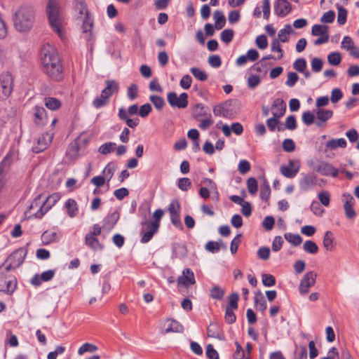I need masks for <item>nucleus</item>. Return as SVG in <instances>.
Listing matches in <instances>:
<instances>
[{
	"instance_id": "1",
	"label": "nucleus",
	"mask_w": 359,
	"mask_h": 359,
	"mask_svg": "<svg viewBox=\"0 0 359 359\" xmlns=\"http://www.w3.org/2000/svg\"><path fill=\"white\" fill-rule=\"evenodd\" d=\"M41 60L43 72L52 79L59 81L62 78V67L57 50L49 44L44 45L41 50Z\"/></svg>"
},
{
	"instance_id": "2",
	"label": "nucleus",
	"mask_w": 359,
	"mask_h": 359,
	"mask_svg": "<svg viewBox=\"0 0 359 359\" xmlns=\"http://www.w3.org/2000/svg\"><path fill=\"white\" fill-rule=\"evenodd\" d=\"M72 5L74 18L82 23L83 38L87 41L91 40L94 20L90 14L86 1L84 0H74Z\"/></svg>"
},
{
	"instance_id": "3",
	"label": "nucleus",
	"mask_w": 359,
	"mask_h": 359,
	"mask_svg": "<svg viewBox=\"0 0 359 359\" xmlns=\"http://www.w3.org/2000/svg\"><path fill=\"white\" fill-rule=\"evenodd\" d=\"M13 25L19 32H28L33 27L35 22V11L28 5H22L15 12Z\"/></svg>"
},
{
	"instance_id": "4",
	"label": "nucleus",
	"mask_w": 359,
	"mask_h": 359,
	"mask_svg": "<svg viewBox=\"0 0 359 359\" xmlns=\"http://www.w3.org/2000/svg\"><path fill=\"white\" fill-rule=\"evenodd\" d=\"M46 12L49 24L60 39L65 38L63 19L60 14V6L58 0H49Z\"/></svg>"
},
{
	"instance_id": "5",
	"label": "nucleus",
	"mask_w": 359,
	"mask_h": 359,
	"mask_svg": "<svg viewBox=\"0 0 359 359\" xmlns=\"http://www.w3.org/2000/svg\"><path fill=\"white\" fill-rule=\"evenodd\" d=\"M213 113L216 116L233 118L238 113L237 103L228 100L213 107Z\"/></svg>"
},
{
	"instance_id": "6",
	"label": "nucleus",
	"mask_w": 359,
	"mask_h": 359,
	"mask_svg": "<svg viewBox=\"0 0 359 359\" xmlns=\"http://www.w3.org/2000/svg\"><path fill=\"white\" fill-rule=\"evenodd\" d=\"M27 254V250L25 248H20L11 253L6 259L8 263L6 267V271H8L11 269L19 267L24 262Z\"/></svg>"
},
{
	"instance_id": "7",
	"label": "nucleus",
	"mask_w": 359,
	"mask_h": 359,
	"mask_svg": "<svg viewBox=\"0 0 359 359\" xmlns=\"http://www.w3.org/2000/svg\"><path fill=\"white\" fill-rule=\"evenodd\" d=\"M180 203L177 200L172 201L168 207L171 223L175 228L182 230L183 225L180 217Z\"/></svg>"
},
{
	"instance_id": "8",
	"label": "nucleus",
	"mask_w": 359,
	"mask_h": 359,
	"mask_svg": "<svg viewBox=\"0 0 359 359\" xmlns=\"http://www.w3.org/2000/svg\"><path fill=\"white\" fill-rule=\"evenodd\" d=\"M141 230V243H147L151 240L153 236L158 232L159 227L156 224H153L151 221L146 220L142 222Z\"/></svg>"
},
{
	"instance_id": "9",
	"label": "nucleus",
	"mask_w": 359,
	"mask_h": 359,
	"mask_svg": "<svg viewBox=\"0 0 359 359\" xmlns=\"http://www.w3.org/2000/svg\"><path fill=\"white\" fill-rule=\"evenodd\" d=\"M167 100L171 107L179 109L186 108L189 103L188 95L186 93H182L177 96L176 93L170 92L168 93Z\"/></svg>"
},
{
	"instance_id": "10",
	"label": "nucleus",
	"mask_w": 359,
	"mask_h": 359,
	"mask_svg": "<svg viewBox=\"0 0 359 359\" xmlns=\"http://www.w3.org/2000/svg\"><path fill=\"white\" fill-rule=\"evenodd\" d=\"M316 277L317 273L314 271L305 273L299 285V290L302 294H306L309 292V288L315 285Z\"/></svg>"
},
{
	"instance_id": "11",
	"label": "nucleus",
	"mask_w": 359,
	"mask_h": 359,
	"mask_svg": "<svg viewBox=\"0 0 359 359\" xmlns=\"http://www.w3.org/2000/svg\"><path fill=\"white\" fill-rule=\"evenodd\" d=\"M184 330V327L182 324L178 321L169 318L161 324V333L163 334H168L170 332H179L181 333Z\"/></svg>"
},
{
	"instance_id": "12",
	"label": "nucleus",
	"mask_w": 359,
	"mask_h": 359,
	"mask_svg": "<svg viewBox=\"0 0 359 359\" xmlns=\"http://www.w3.org/2000/svg\"><path fill=\"white\" fill-rule=\"evenodd\" d=\"M13 79L9 73L3 74L0 76V91H1L3 97L9 96L13 90Z\"/></svg>"
},
{
	"instance_id": "13",
	"label": "nucleus",
	"mask_w": 359,
	"mask_h": 359,
	"mask_svg": "<svg viewBox=\"0 0 359 359\" xmlns=\"http://www.w3.org/2000/svg\"><path fill=\"white\" fill-rule=\"evenodd\" d=\"M43 208V198L41 195H39L31 203L25 212V215L29 214L28 217L34 216L35 218L41 219L43 216H39L41 209Z\"/></svg>"
},
{
	"instance_id": "14",
	"label": "nucleus",
	"mask_w": 359,
	"mask_h": 359,
	"mask_svg": "<svg viewBox=\"0 0 359 359\" xmlns=\"http://www.w3.org/2000/svg\"><path fill=\"white\" fill-rule=\"evenodd\" d=\"M302 177L299 181V186L302 191H307L313 189L317 184V176L313 173L302 174Z\"/></svg>"
},
{
	"instance_id": "15",
	"label": "nucleus",
	"mask_w": 359,
	"mask_h": 359,
	"mask_svg": "<svg viewBox=\"0 0 359 359\" xmlns=\"http://www.w3.org/2000/svg\"><path fill=\"white\" fill-rule=\"evenodd\" d=\"M52 137V135L48 133L43 134L39 136L36 140V144L32 147V151L38 154L44 151L50 144Z\"/></svg>"
},
{
	"instance_id": "16",
	"label": "nucleus",
	"mask_w": 359,
	"mask_h": 359,
	"mask_svg": "<svg viewBox=\"0 0 359 359\" xmlns=\"http://www.w3.org/2000/svg\"><path fill=\"white\" fill-rule=\"evenodd\" d=\"M342 197L345 215L348 218L353 219L355 216V212L353 208L355 204V199L350 194H344Z\"/></svg>"
},
{
	"instance_id": "17",
	"label": "nucleus",
	"mask_w": 359,
	"mask_h": 359,
	"mask_svg": "<svg viewBox=\"0 0 359 359\" xmlns=\"http://www.w3.org/2000/svg\"><path fill=\"white\" fill-rule=\"evenodd\" d=\"M274 13L279 17H285L291 11V4L287 0H276L274 2Z\"/></svg>"
},
{
	"instance_id": "18",
	"label": "nucleus",
	"mask_w": 359,
	"mask_h": 359,
	"mask_svg": "<svg viewBox=\"0 0 359 359\" xmlns=\"http://www.w3.org/2000/svg\"><path fill=\"white\" fill-rule=\"evenodd\" d=\"M270 110L273 116L281 118L286 111V104L281 98H276L273 100Z\"/></svg>"
},
{
	"instance_id": "19",
	"label": "nucleus",
	"mask_w": 359,
	"mask_h": 359,
	"mask_svg": "<svg viewBox=\"0 0 359 359\" xmlns=\"http://www.w3.org/2000/svg\"><path fill=\"white\" fill-rule=\"evenodd\" d=\"M316 171L325 176H332L336 177L339 174V170L335 168L332 164L322 163L316 168Z\"/></svg>"
},
{
	"instance_id": "20",
	"label": "nucleus",
	"mask_w": 359,
	"mask_h": 359,
	"mask_svg": "<svg viewBox=\"0 0 359 359\" xmlns=\"http://www.w3.org/2000/svg\"><path fill=\"white\" fill-rule=\"evenodd\" d=\"M196 282L194 274L189 269H185L182 271V275L177 279L178 285L187 287L194 284Z\"/></svg>"
},
{
	"instance_id": "21",
	"label": "nucleus",
	"mask_w": 359,
	"mask_h": 359,
	"mask_svg": "<svg viewBox=\"0 0 359 359\" xmlns=\"http://www.w3.org/2000/svg\"><path fill=\"white\" fill-rule=\"evenodd\" d=\"M60 198V196L57 193H54L43 199V208L41 209L39 216H43Z\"/></svg>"
},
{
	"instance_id": "22",
	"label": "nucleus",
	"mask_w": 359,
	"mask_h": 359,
	"mask_svg": "<svg viewBox=\"0 0 359 359\" xmlns=\"http://www.w3.org/2000/svg\"><path fill=\"white\" fill-rule=\"evenodd\" d=\"M318 121L316 122V125L318 127L323 125V123H325L333 116V111L330 109H317L315 110Z\"/></svg>"
},
{
	"instance_id": "23",
	"label": "nucleus",
	"mask_w": 359,
	"mask_h": 359,
	"mask_svg": "<svg viewBox=\"0 0 359 359\" xmlns=\"http://www.w3.org/2000/svg\"><path fill=\"white\" fill-rule=\"evenodd\" d=\"M17 285V280L14 277H6L5 280L0 283V291L11 294Z\"/></svg>"
},
{
	"instance_id": "24",
	"label": "nucleus",
	"mask_w": 359,
	"mask_h": 359,
	"mask_svg": "<svg viewBox=\"0 0 359 359\" xmlns=\"http://www.w3.org/2000/svg\"><path fill=\"white\" fill-rule=\"evenodd\" d=\"M119 219V212L114 211L109 214L103 220L102 228L107 231L111 230Z\"/></svg>"
},
{
	"instance_id": "25",
	"label": "nucleus",
	"mask_w": 359,
	"mask_h": 359,
	"mask_svg": "<svg viewBox=\"0 0 359 359\" xmlns=\"http://www.w3.org/2000/svg\"><path fill=\"white\" fill-rule=\"evenodd\" d=\"M106 85L107 86L102 90L101 95L108 100L112 94L118 90V85L114 80H107Z\"/></svg>"
},
{
	"instance_id": "26",
	"label": "nucleus",
	"mask_w": 359,
	"mask_h": 359,
	"mask_svg": "<svg viewBox=\"0 0 359 359\" xmlns=\"http://www.w3.org/2000/svg\"><path fill=\"white\" fill-rule=\"evenodd\" d=\"M192 116L194 118L198 119L200 117L211 116V114L207 107L198 103L194 105L192 109Z\"/></svg>"
},
{
	"instance_id": "27",
	"label": "nucleus",
	"mask_w": 359,
	"mask_h": 359,
	"mask_svg": "<svg viewBox=\"0 0 359 359\" xmlns=\"http://www.w3.org/2000/svg\"><path fill=\"white\" fill-rule=\"evenodd\" d=\"M85 243L94 251H100L104 248V245L100 243L97 237L91 235H86Z\"/></svg>"
},
{
	"instance_id": "28",
	"label": "nucleus",
	"mask_w": 359,
	"mask_h": 359,
	"mask_svg": "<svg viewBox=\"0 0 359 359\" xmlns=\"http://www.w3.org/2000/svg\"><path fill=\"white\" fill-rule=\"evenodd\" d=\"M280 171L283 175L287 178H292L299 172V167L294 168L292 161H290L288 165H281Z\"/></svg>"
},
{
	"instance_id": "29",
	"label": "nucleus",
	"mask_w": 359,
	"mask_h": 359,
	"mask_svg": "<svg viewBox=\"0 0 359 359\" xmlns=\"http://www.w3.org/2000/svg\"><path fill=\"white\" fill-rule=\"evenodd\" d=\"M34 116L35 118V123L37 125H43L46 123V111L43 107L35 106L34 107Z\"/></svg>"
},
{
	"instance_id": "30",
	"label": "nucleus",
	"mask_w": 359,
	"mask_h": 359,
	"mask_svg": "<svg viewBox=\"0 0 359 359\" xmlns=\"http://www.w3.org/2000/svg\"><path fill=\"white\" fill-rule=\"evenodd\" d=\"M15 159L14 151H9L0 163V172H5Z\"/></svg>"
},
{
	"instance_id": "31",
	"label": "nucleus",
	"mask_w": 359,
	"mask_h": 359,
	"mask_svg": "<svg viewBox=\"0 0 359 359\" xmlns=\"http://www.w3.org/2000/svg\"><path fill=\"white\" fill-rule=\"evenodd\" d=\"M67 213L70 217H74L79 212L78 205L74 199L69 198L65 204Z\"/></svg>"
},
{
	"instance_id": "32",
	"label": "nucleus",
	"mask_w": 359,
	"mask_h": 359,
	"mask_svg": "<svg viewBox=\"0 0 359 359\" xmlns=\"http://www.w3.org/2000/svg\"><path fill=\"white\" fill-rule=\"evenodd\" d=\"M293 32L292 26L290 24L285 25L278 33V40L280 42L286 43L289 41V36Z\"/></svg>"
},
{
	"instance_id": "33",
	"label": "nucleus",
	"mask_w": 359,
	"mask_h": 359,
	"mask_svg": "<svg viewBox=\"0 0 359 359\" xmlns=\"http://www.w3.org/2000/svg\"><path fill=\"white\" fill-rule=\"evenodd\" d=\"M79 146L77 142L71 143L67 151L66 156L70 161H75L79 158Z\"/></svg>"
},
{
	"instance_id": "34",
	"label": "nucleus",
	"mask_w": 359,
	"mask_h": 359,
	"mask_svg": "<svg viewBox=\"0 0 359 359\" xmlns=\"http://www.w3.org/2000/svg\"><path fill=\"white\" fill-rule=\"evenodd\" d=\"M347 145L344 138H339L337 140L332 139L326 142V148L329 149H335L337 147L345 148Z\"/></svg>"
},
{
	"instance_id": "35",
	"label": "nucleus",
	"mask_w": 359,
	"mask_h": 359,
	"mask_svg": "<svg viewBox=\"0 0 359 359\" xmlns=\"http://www.w3.org/2000/svg\"><path fill=\"white\" fill-rule=\"evenodd\" d=\"M323 246L327 251H332L334 249L333 233L327 231L325 232L323 241Z\"/></svg>"
},
{
	"instance_id": "36",
	"label": "nucleus",
	"mask_w": 359,
	"mask_h": 359,
	"mask_svg": "<svg viewBox=\"0 0 359 359\" xmlns=\"http://www.w3.org/2000/svg\"><path fill=\"white\" fill-rule=\"evenodd\" d=\"M255 304L257 310L264 312L267 308L266 302L261 292L255 295Z\"/></svg>"
},
{
	"instance_id": "37",
	"label": "nucleus",
	"mask_w": 359,
	"mask_h": 359,
	"mask_svg": "<svg viewBox=\"0 0 359 359\" xmlns=\"http://www.w3.org/2000/svg\"><path fill=\"white\" fill-rule=\"evenodd\" d=\"M45 106L52 110H57L61 107V102L55 97H48L44 98Z\"/></svg>"
},
{
	"instance_id": "38",
	"label": "nucleus",
	"mask_w": 359,
	"mask_h": 359,
	"mask_svg": "<svg viewBox=\"0 0 359 359\" xmlns=\"http://www.w3.org/2000/svg\"><path fill=\"white\" fill-rule=\"evenodd\" d=\"M116 170V165L114 163H109L102 171V176L107 182H109L112 178L114 172Z\"/></svg>"
},
{
	"instance_id": "39",
	"label": "nucleus",
	"mask_w": 359,
	"mask_h": 359,
	"mask_svg": "<svg viewBox=\"0 0 359 359\" xmlns=\"http://www.w3.org/2000/svg\"><path fill=\"white\" fill-rule=\"evenodd\" d=\"M57 238V234L55 231H46L41 235V240L45 245H48Z\"/></svg>"
},
{
	"instance_id": "40",
	"label": "nucleus",
	"mask_w": 359,
	"mask_h": 359,
	"mask_svg": "<svg viewBox=\"0 0 359 359\" xmlns=\"http://www.w3.org/2000/svg\"><path fill=\"white\" fill-rule=\"evenodd\" d=\"M207 334L209 337L222 339L219 327L215 324H210L207 328Z\"/></svg>"
},
{
	"instance_id": "41",
	"label": "nucleus",
	"mask_w": 359,
	"mask_h": 359,
	"mask_svg": "<svg viewBox=\"0 0 359 359\" xmlns=\"http://www.w3.org/2000/svg\"><path fill=\"white\" fill-rule=\"evenodd\" d=\"M214 19L215 20V27L217 29H222L224 27L226 23V19L223 13L220 11H215L213 14Z\"/></svg>"
},
{
	"instance_id": "42",
	"label": "nucleus",
	"mask_w": 359,
	"mask_h": 359,
	"mask_svg": "<svg viewBox=\"0 0 359 359\" xmlns=\"http://www.w3.org/2000/svg\"><path fill=\"white\" fill-rule=\"evenodd\" d=\"M116 147L115 142H107L99 147L98 151L103 155H107L113 152L116 149Z\"/></svg>"
},
{
	"instance_id": "43",
	"label": "nucleus",
	"mask_w": 359,
	"mask_h": 359,
	"mask_svg": "<svg viewBox=\"0 0 359 359\" xmlns=\"http://www.w3.org/2000/svg\"><path fill=\"white\" fill-rule=\"evenodd\" d=\"M328 27L320 25H314L312 27L311 34L313 36H324L328 34Z\"/></svg>"
},
{
	"instance_id": "44",
	"label": "nucleus",
	"mask_w": 359,
	"mask_h": 359,
	"mask_svg": "<svg viewBox=\"0 0 359 359\" xmlns=\"http://www.w3.org/2000/svg\"><path fill=\"white\" fill-rule=\"evenodd\" d=\"M284 236L287 241H288L294 246L299 245L302 242V238L299 234L287 233L285 234Z\"/></svg>"
},
{
	"instance_id": "45",
	"label": "nucleus",
	"mask_w": 359,
	"mask_h": 359,
	"mask_svg": "<svg viewBox=\"0 0 359 359\" xmlns=\"http://www.w3.org/2000/svg\"><path fill=\"white\" fill-rule=\"evenodd\" d=\"M222 241H219L217 242L215 241H208L205 245V248L207 251L210 252L212 253H217L219 252L220 248L222 245Z\"/></svg>"
},
{
	"instance_id": "46",
	"label": "nucleus",
	"mask_w": 359,
	"mask_h": 359,
	"mask_svg": "<svg viewBox=\"0 0 359 359\" xmlns=\"http://www.w3.org/2000/svg\"><path fill=\"white\" fill-rule=\"evenodd\" d=\"M327 61L330 65L337 66L341 61V56L339 52H332L327 55Z\"/></svg>"
},
{
	"instance_id": "47",
	"label": "nucleus",
	"mask_w": 359,
	"mask_h": 359,
	"mask_svg": "<svg viewBox=\"0 0 359 359\" xmlns=\"http://www.w3.org/2000/svg\"><path fill=\"white\" fill-rule=\"evenodd\" d=\"M305 252L310 254H316L318 251V247L315 242L312 241H306L303 245Z\"/></svg>"
},
{
	"instance_id": "48",
	"label": "nucleus",
	"mask_w": 359,
	"mask_h": 359,
	"mask_svg": "<svg viewBox=\"0 0 359 359\" xmlns=\"http://www.w3.org/2000/svg\"><path fill=\"white\" fill-rule=\"evenodd\" d=\"M190 72L196 79L201 81H204L208 79L206 73L198 67H191Z\"/></svg>"
},
{
	"instance_id": "49",
	"label": "nucleus",
	"mask_w": 359,
	"mask_h": 359,
	"mask_svg": "<svg viewBox=\"0 0 359 359\" xmlns=\"http://www.w3.org/2000/svg\"><path fill=\"white\" fill-rule=\"evenodd\" d=\"M210 296L214 299H222L224 295V290L218 285H215L210 291Z\"/></svg>"
},
{
	"instance_id": "50",
	"label": "nucleus",
	"mask_w": 359,
	"mask_h": 359,
	"mask_svg": "<svg viewBox=\"0 0 359 359\" xmlns=\"http://www.w3.org/2000/svg\"><path fill=\"white\" fill-rule=\"evenodd\" d=\"M271 194V189L266 180L264 181L260 189V197L264 201H268Z\"/></svg>"
},
{
	"instance_id": "51",
	"label": "nucleus",
	"mask_w": 359,
	"mask_h": 359,
	"mask_svg": "<svg viewBox=\"0 0 359 359\" xmlns=\"http://www.w3.org/2000/svg\"><path fill=\"white\" fill-rule=\"evenodd\" d=\"M280 43V42L279 41V40H278L276 38H275L273 39L271 44V51L278 52L279 53V55L278 56V59H279V60L281 59L284 55L283 50L281 48Z\"/></svg>"
},
{
	"instance_id": "52",
	"label": "nucleus",
	"mask_w": 359,
	"mask_h": 359,
	"mask_svg": "<svg viewBox=\"0 0 359 359\" xmlns=\"http://www.w3.org/2000/svg\"><path fill=\"white\" fill-rule=\"evenodd\" d=\"M233 34L234 32L232 29H224L221 32V40L226 43H229L233 39Z\"/></svg>"
},
{
	"instance_id": "53",
	"label": "nucleus",
	"mask_w": 359,
	"mask_h": 359,
	"mask_svg": "<svg viewBox=\"0 0 359 359\" xmlns=\"http://www.w3.org/2000/svg\"><path fill=\"white\" fill-rule=\"evenodd\" d=\"M149 100L158 110H161L165 104L163 97L158 95H151Z\"/></svg>"
},
{
	"instance_id": "54",
	"label": "nucleus",
	"mask_w": 359,
	"mask_h": 359,
	"mask_svg": "<svg viewBox=\"0 0 359 359\" xmlns=\"http://www.w3.org/2000/svg\"><path fill=\"white\" fill-rule=\"evenodd\" d=\"M97 350V347L92 344L85 343L78 350L79 355H83L86 352H95Z\"/></svg>"
},
{
	"instance_id": "55",
	"label": "nucleus",
	"mask_w": 359,
	"mask_h": 359,
	"mask_svg": "<svg viewBox=\"0 0 359 359\" xmlns=\"http://www.w3.org/2000/svg\"><path fill=\"white\" fill-rule=\"evenodd\" d=\"M262 281L264 286L271 287L276 284L275 277L271 274L264 273L262 276Z\"/></svg>"
},
{
	"instance_id": "56",
	"label": "nucleus",
	"mask_w": 359,
	"mask_h": 359,
	"mask_svg": "<svg viewBox=\"0 0 359 359\" xmlns=\"http://www.w3.org/2000/svg\"><path fill=\"white\" fill-rule=\"evenodd\" d=\"M247 186H248V191L250 192V194L254 195L257 193V189H258V185H257V181L255 178L250 177L247 180Z\"/></svg>"
},
{
	"instance_id": "57",
	"label": "nucleus",
	"mask_w": 359,
	"mask_h": 359,
	"mask_svg": "<svg viewBox=\"0 0 359 359\" xmlns=\"http://www.w3.org/2000/svg\"><path fill=\"white\" fill-rule=\"evenodd\" d=\"M233 309L226 307L224 318L228 324L233 323L236 320Z\"/></svg>"
},
{
	"instance_id": "58",
	"label": "nucleus",
	"mask_w": 359,
	"mask_h": 359,
	"mask_svg": "<svg viewBox=\"0 0 359 359\" xmlns=\"http://www.w3.org/2000/svg\"><path fill=\"white\" fill-rule=\"evenodd\" d=\"M255 43L257 46L262 49H266L268 46V40L265 35L262 34L257 36Z\"/></svg>"
},
{
	"instance_id": "59",
	"label": "nucleus",
	"mask_w": 359,
	"mask_h": 359,
	"mask_svg": "<svg viewBox=\"0 0 359 359\" xmlns=\"http://www.w3.org/2000/svg\"><path fill=\"white\" fill-rule=\"evenodd\" d=\"M250 168L251 166L249 161L247 160H241L238 163V170L241 175H245L250 171Z\"/></svg>"
},
{
	"instance_id": "60",
	"label": "nucleus",
	"mask_w": 359,
	"mask_h": 359,
	"mask_svg": "<svg viewBox=\"0 0 359 359\" xmlns=\"http://www.w3.org/2000/svg\"><path fill=\"white\" fill-rule=\"evenodd\" d=\"M318 198L323 205L327 207L330 205V194L328 191H323L320 192L318 195Z\"/></svg>"
},
{
	"instance_id": "61",
	"label": "nucleus",
	"mask_w": 359,
	"mask_h": 359,
	"mask_svg": "<svg viewBox=\"0 0 359 359\" xmlns=\"http://www.w3.org/2000/svg\"><path fill=\"white\" fill-rule=\"evenodd\" d=\"M299 79V76L295 72H288L285 84L289 87H293Z\"/></svg>"
},
{
	"instance_id": "62",
	"label": "nucleus",
	"mask_w": 359,
	"mask_h": 359,
	"mask_svg": "<svg viewBox=\"0 0 359 359\" xmlns=\"http://www.w3.org/2000/svg\"><path fill=\"white\" fill-rule=\"evenodd\" d=\"M280 118H276V116H272L266 120V123L269 128V130L271 132L275 131L276 127L280 123Z\"/></svg>"
},
{
	"instance_id": "63",
	"label": "nucleus",
	"mask_w": 359,
	"mask_h": 359,
	"mask_svg": "<svg viewBox=\"0 0 359 359\" xmlns=\"http://www.w3.org/2000/svg\"><path fill=\"white\" fill-rule=\"evenodd\" d=\"M293 67L297 72H304L306 67V61L304 58H298L294 61Z\"/></svg>"
},
{
	"instance_id": "64",
	"label": "nucleus",
	"mask_w": 359,
	"mask_h": 359,
	"mask_svg": "<svg viewBox=\"0 0 359 359\" xmlns=\"http://www.w3.org/2000/svg\"><path fill=\"white\" fill-rule=\"evenodd\" d=\"M138 93V87L135 83H132L128 88L127 95L130 100L137 98Z\"/></svg>"
}]
</instances>
